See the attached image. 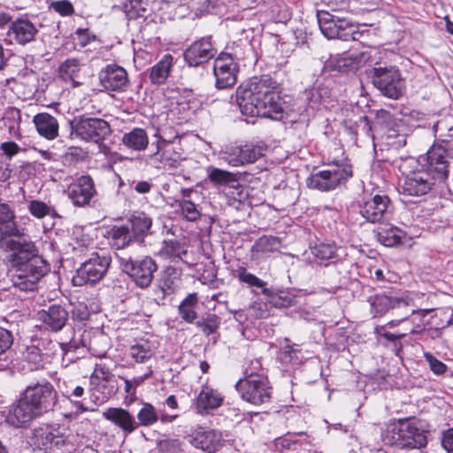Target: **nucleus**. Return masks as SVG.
<instances>
[{
	"mask_svg": "<svg viewBox=\"0 0 453 453\" xmlns=\"http://www.w3.org/2000/svg\"><path fill=\"white\" fill-rule=\"evenodd\" d=\"M242 398L254 405L268 403L272 395V387L267 377L257 380H239L235 384Z\"/></svg>",
	"mask_w": 453,
	"mask_h": 453,
	"instance_id": "11",
	"label": "nucleus"
},
{
	"mask_svg": "<svg viewBox=\"0 0 453 453\" xmlns=\"http://www.w3.org/2000/svg\"><path fill=\"white\" fill-rule=\"evenodd\" d=\"M156 349L153 342L142 338L130 345L128 356L136 364H145L154 356Z\"/></svg>",
	"mask_w": 453,
	"mask_h": 453,
	"instance_id": "31",
	"label": "nucleus"
},
{
	"mask_svg": "<svg viewBox=\"0 0 453 453\" xmlns=\"http://www.w3.org/2000/svg\"><path fill=\"white\" fill-rule=\"evenodd\" d=\"M340 183V175L337 172L320 171L311 176L309 186L319 190H330L335 188Z\"/></svg>",
	"mask_w": 453,
	"mask_h": 453,
	"instance_id": "35",
	"label": "nucleus"
},
{
	"mask_svg": "<svg viewBox=\"0 0 453 453\" xmlns=\"http://www.w3.org/2000/svg\"><path fill=\"white\" fill-rule=\"evenodd\" d=\"M446 150L441 142L434 143L423 155V161L426 162L425 169L429 171L437 181L445 180L449 173V162Z\"/></svg>",
	"mask_w": 453,
	"mask_h": 453,
	"instance_id": "14",
	"label": "nucleus"
},
{
	"mask_svg": "<svg viewBox=\"0 0 453 453\" xmlns=\"http://www.w3.org/2000/svg\"><path fill=\"white\" fill-rule=\"evenodd\" d=\"M188 441L197 449L210 453L215 452L221 443V434L214 430L202 427L193 431L187 436Z\"/></svg>",
	"mask_w": 453,
	"mask_h": 453,
	"instance_id": "25",
	"label": "nucleus"
},
{
	"mask_svg": "<svg viewBox=\"0 0 453 453\" xmlns=\"http://www.w3.org/2000/svg\"><path fill=\"white\" fill-rule=\"evenodd\" d=\"M39 27L40 24L23 15L11 22L6 35L12 42L26 45L35 40L39 34Z\"/></svg>",
	"mask_w": 453,
	"mask_h": 453,
	"instance_id": "19",
	"label": "nucleus"
},
{
	"mask_svg": "<svg viewBox=\"0 0 453 453\" xmlns=\"http://www.w3.org/2000/svg\"><path fill=\"white\" fill-rule=\"evenodd\" d=\"M153 371L151 367H147L146 372L143 375L134 377L131 380L122 378L125 382V392L135 396L136 388L141 386L145 380L152 376Z\"/></svg>",
	"mask_w": 453,
	"mask_h": 453,
	"instance_id": "57",
	"label": "nucleus"
},
{
	"mask_svg": "<svg viewBox=\"0 0 453 453\" xmlns=\"http://www.w3.org/2000/svg\"><path fill=\"white\" fill-rule=\"evenodd\" d=\"M27 210L30 214L36 219H42L45 216H51L52 218L58 217L54 207L40 200H31L28 203Z\"/></svg>",
	"mask_w": 453,
	"mask_h": 453,
	"instance_id": "50",
	"label": "nucleus"
},
{
	"mask_svg": "<svg viewBox=\"0 0 453 453\" xmlns=\"http://www.w3.org/2000/svg\"><path fill=\"white\" fill-rule=\"evenodd\" d=\"M50 7L61 16H71L74 12V8L68 0L54 1Z\"/></svg>",
	"mask_w": 453,
	"mask_h": 453,
	"instance_id": "63",
	"label": "nucleus"
},
{
	"mask_svg": "<svg viewBox=\"0 0 453 453\" xmlns=\"http://www.w3.org/2000/svg\"><path fill=\"white\" fill-rule=\"evenodd\" d=\"M103 416L119 427L126 434H132L139 427L134 417L123 408H109L103 413Z\"/></svg>",
	"mask_w": 453,
	"mask_h": 453,
	"instance_id": "26",
	"label": "nucleus"
},
{
	"mask_svg": "<svg viewBox=\"0 0 453 453\" xmlns=\"http://www.w3.org/2000/svg\"><path fill=\"white\" fill-rule=\"evenodd\" d=\"M196 325L205 335H210L217 332L220 325V319L216 314H208L197 320Z\"/></svg>",
	"mask_w": 453,
	"mask_h": 453,
	"instance_id": "54",
	"label": "nucleus"
},
{
	"mask_svg": "<svg viewBox=\"0 0 453 453\" xmlns=\"http://www.w3.org/2000/svg\"><path fill=\"white\" fill-rule=\"evenodd\" d=\"M178 206L180 209L183 218L190 222H196L201 218V211L198 205L189 199L178 200Z\"/></svg>",
	"mask_w": 453,
	"mask_h": 453,
	"instance_id": "53",
	"label": "nucleus"
},
{
	"mask_svg": "<svg viewBox=\"0 0 453 453\" xmlns=\"http://www.w3.org/2000/svg\"><path fill=\"white\" fill-rule=\"evenodd\" d=\"M119 266L123 273L127 274L134 284L141 288L150 286L154 273L157 269L155 260L145 256L140 258L131 257H118Z\"/></svg>",
	"mask_w": 453,
	"mask_h": 453,
	"instance_id": "5",
	"label": "nucleus"
},
{
	"mask_svg": "<svg viewBox=\"0 0 453 453\" xmlns=\"http://www.w3.org/2000/svg\"><path fill=\"white\" fill-rule=\"evenodd\" d=\"M366 61L365 55L361 53L344 52L342 54V73H356Z\"/></svg>",
	"mask_w": 453,
	"mask_h": 453,
	"instance_id": "42",
	"label": "nucleus"
},
{
	"mask_svg": "<svg viewBox=\"0 0 453 453\" xmlns=\"http://www.w3.org/2000/svg\"><path fill=\"white\" fill-rule=\"evenodd\" d=\"M243 146L245 163H253L265 155L266 147L259 144H245Z\"/></svg>",
	"mask_w": 453,
	"mask_h": 453,
	"instance_id": "58",
	"label": "nucleus"
},
{
	"mask_svg": "<svg viewBox=\"0 0 453 453\" xmlns=\"http://www.w3.org/2000/svg\"><path fill=\"white\" fill-rule=\"evenodd\" d=\"M108 238L112 247L119 250L127 247L135 240L127 226H114L108 233Z\"/></svg>",
	"mask_w": 453,
	"mask_h": 453,
	"instance_id": "38",
	"label": "nucleus"
},
{
	"mask_svg": "<svg viewBox=\"0 0 453 453\" xmlns=\"http://www.w3.org/2000/svg\"><path fill=\"white\" fill-rule=\"evenodd\" d=\"M131 233L135 240L142 241L150 233L152 226L151 218L143 211H134L128 219Z\"/></svg>",
	"mask_w": 453,
	"mask_h": 453,
	"instance_id": "32",
	"label": "nucleus"
},
{
	"mask_svg": "<svg viewBox=\"0 0 453 453\" xmlns=\"http://www.w3.org/2000/svg\"><path fill=\"white\" fill-rule=\"evenodd\" d=\"M181 269L174 266H165L161 273L160 285L155 289L157 304H164L166 296L173 294L180 287L181 281Z\"/></svg>",
	"mask_w": 453,
	"mask_h": 453,
	"instance_id": "24",
	"label": "nucleus"
},
{
	"mask_svg": "<svg viewBox=\"0 0 453 453\" xmlns=\"http://www.w3.org/2000/svg\"><path fill=\"white\" fill-rule=\"evenodd\" d=\"M38 320L42 323L45 330L53 333L61 331L69 319L67 310L60 304H51L37 313Z\"/></svg>",
	"mask_w": 453,
	"mask_h": 453,
	"instance_id": "22",
	"label": "nucleus"
},
{
	"mask_svg": "<svg viewBox=\"0 0 453 453\" xmlns=\"http://www.w3.org/2000/svg\"><path fill=\"white\" fill-rule=\"evenodd\" d=\"M13 269L15 270L12 280L13 286L21 291H34L37 288L39 280L50 271V266L39 254Z\"/></svg>",
	"mask_w": 453,
	"mask_h": 453,
	"instance_id": "3",
	"label": "nucleus"
},
{
	"mask_svg": "<svg viewBox=\"0 0 453 453\" xmlns=\"http://www.w3.org/2000/svg\"><path fill=\"white\" fill-rule=\"evenodd\" d=\"M173 65V57L171 54H165L163 58L150 68V80L156 85L164 84L172 70Z\"/></svg>",
	"mask_w": 453,
	"mask_h": 453,
	"instance_id": "33",
	"label": "nucleus"
},
{
	"mask_svg": "<svg viewBox=\"0 0 453 453\" xmlns=\"http://www.w3.org/2000/svg\"><path fill=\"white\" fill-rule=\"evenodd\" d=\"M111 263V258L109 256L97 252L91 254V257L76 270L73 277V285H92L100 281L106 275Z\"/></svg>",
	"mask_w": 453,
	"mask_h": 453,
	"instance_id": "6",
	"label": "nucleus"
},
{
	"mask_svg": "<svg viewBox=\"0 0 453 453\" xmlns=\"http://www.w3.org/2000/svg\"><path fill=\"white\" fill-rule=\"evenodd\" d=\"M369 78L373 86L388 98L398 99L404 92V80L395 66L374 67L370 71Z\"/></svg>",
	"mask_w": 453,
	"mask_h": 453,
	"instance_id": "4",
	"label": "nucleus"
},
{
	"mask_svg": "<svg viewBox=\"0 0 453 453\" xmlns=\"http://www.w3.org/2000/svg\"><path fill=\"white\" fill-rule=\"evenodd\" d=\"M188 249L185 242L176 239L164 240L161 243L157 255L166 260L173 263L183 261L184 257L188 255Z\"/></svg>",
	"mask_w": 453,
	"mask_h": 453,
	"instance_id": "30",
	"label": "nucleus"
},
{
	"mask_svg": "<svg viewBox=\"0 0 453 453\" xmlns=\"http://www.w3.org/2000/svg\"><path fill=\"white\" fill-rule=\"evenodd\" d=\"M224 397L218 390L203 386L196 397V412L201 415H207L221 406Z\"/></svg>",
	"mask_w": 453,
	"mask_h": 453,
	"instance_id": "27",
	"label": "nucleus"
},
{
	"mask_svg": "<svg viewBox=\"0 0 453 453\" xmlns=\"http://www.w3.org/2000/svg\"><path fill=\"white\" fill-rule=\"evenodd\" d=\"M72 134L78 138L98 143L111 134L110 124L99 118H79L70 122Z\"/></svg>",
	"mask_w": 453,
	"mask_h": 453,
	"instance_id": "8",
	"label": "nucleus"
},
{
	"mask_svg": "<svg viewBox=\"0 0 453 453\" xmlns=\"http://www.w3.org/2000/svg\"><path fill=\"white\" fill-rule=\"evenodd\" d=\"M207 174L209 180L218 186H225L235 180L232 173L213 166L207 168Z\"/></svg>",
	"mask_w": 453,
	"mask_h": 453,
	"instance_id": "52",
	"label": "nucleus"
},
{
	"mask_svg": "<svg viewBox=\"0 0 453 453\" xmlns=\"http://www.w3.org/2000/svg\"><path fill=\"white\" fill-rule=\"evenodd\" d=\"M356 119L349 121L344 120V127L346 131L352 135H357L359 129L370 135L372 130L371 123L368 117L364 115H356Z\"/></svg>",
	"mask_w": 453,
	"mask_h": 453,
	"instance_id": "48",
	"label": "nucleus"
},
{
	"mask_svg": "<svg viewBox=\"0 0 453 453\" xmlns=\"http://www.w3.org/2000/svg\"><path fill=\"white\" fill-rule=\"evenodd\" d=\"M217 53L211 36L202 37L192 42L184 51V60L188 66L196 67L207 63Z\"/></svg>",
	"mask_w": 453,
	"mask_h": 453,
	"instance_id": "18",
	"label": "nucleus"
},
{
	"mask_svg": "<svg viewBox=\"0 0 453 453\" xmlns=\"http://www.w3.org/2000/svg\"><path fill=\"white\" fill-rule=\"evenodd\" d=\"M93 179L89 175H82L73 181L67 189V195L76 207L89 205L96 195Z\"/></svg>",
	"mask_w": 453,
	"mask_h": 453,
	"instance_id": "21",
	"label": "nucleus"
},
{
	"mask_svg": "<svg viewBox=\"0 0 453 453\" xmlns=\"http://www.w3.org/2000/svg\"><path fill=\"white\" fill-rule=\"evenodd\" d=\"M23 357L30 365L31 370H38L44 367L45 357L36 346H27L23 352Z\"/></svg>",
	"mask_w": 453,
	"mask_h": 453,
	"instance_id": "49",
	"label": "nucleus"
},
{
	"mask_svg": "<svg viewBox=\"0 0 453 453\" xmlns=\"http://www.w3.org/2000/svg\"><path fill=\"white\" fill-rule=\"evenodd\" d=\"M374 334L377 342L385 348H390L396 355H399L403 349L401 340L408 335V333L391 332L385 326H376Z\"/></svg>",
	"mask_w": 453,
	"mask_h": 453,
	"instance_id": "28",
	"label": "nucleus"
},
{
	"mask_svg": "<svg viewBox=\"0 0 453 453\" xmlns=\"http://www.w3.org/2000/svg\"><path fill=\"white\" fill-rule=\"evenodd\" d=\"M280 245V238L272 235H263L255 242L251 248V252L253 255H269L279 250Z\"/></svg>",
	"mask_w": 453,
	"mask_h": 453,
	"instance_id": "39",
	"label": "nucleus"
},
{
	"mask_svg": "<svg viewBox=\"0 0 453 453\" xmlns=\"http://www.w3.org/2000/svg\"><path fill=\"white\" fill-rule=\"evenodd\" d=\"M423 356L426 361L428 363L430 370L434 374L442 375L447 372V365L443 362L436 358L432 353L425 352Z\"/></svg>",
	"mask_w": 453,
	"mask_h": 453,
	"instance_id": "60",
	"label": "nucleus"
},
{
	"mask_svg": "<svg viewBox=\"0 0 453 453\" xmlns=\"http://www.w3.org/2000/svg\"><path fill=\"white\" fill-rule=\"evenodd\" d=\"M1 240L8 252L7 260L12 268L39 255V250L35 242L21 234L19 230V234L6 235Z\"/></svg>",
	"mask_w": 453,
	"mask_h": 453,
	"instance_id": "7",
	"label": "nucleus"
},
{
	"mask_svg": "<svg viewBox=\"0 0 453 453\" xmlns=\"http://www.w3.org/2000/svg\"><path fill=\"white\" fill-rule=\"evenodd\" d=\"M21 395L41 416L53 409L58 398L53 385L47 380L27 386Z\"/></svg>",
	"mask_w": 453,
	"mask_h": 453,
	"instance_id": "9",
	"label": "nucleus"
},
{
	"mask_svg": "<svg viewBox=\"0 0 453 453\" xmlns=\"http://www.w3.org/2000/svg\"><path fill=\"white\" fill-rule=\"evenodd\" d=\"M421 161H423V156H420L418 158L414 157H400L395 160L394 163L398 167L403 178H405L425 168Z\"/></svg>",
	"mask_w": 453,
	"mask_h": 453,
	"instance_id": "40",
	"label": "nucleus"
},
{
	"mask_svg": "<svg viewBox=\"0 0 453 453\" xmlns=\"http://www.w3.org/2000/svg\"><path fill=\"white\" fill-rule=\"evenodd\" d=\"M197 301L196 294L193 293L189 294L179 305V313L184 321L193 323L197 318V313L195 311Z\"/></svg>",
	"mask_w": 453,
	"mask_h": 453,
	"instance_id": "43",
	"label": "nucleus"
},
{
	"mask_svg": "<svg viewBox=\"0 0 453 453\" xmlns=\"http://www.w3.org/2000/svg\"><path fill=\"white\" fill-rule=\"evenodd\" d=\"M367 302L370 304L372 316L380 318L390 310L409 308L412 300L407 296H396L391 295L390 292H382L369 296Z\"/></svg>",
	"mask_w": 453,
	"mask_h": 453,
	"instance_id": "15",
	"label": "nucleus"
},
{
	"mask_svg": "<svg viewBox=\"0 0 453 453\" xmlns=\"http://www.w3.org/2000/svg\"><path fill=\"white\" fill-rule=\"evenodd\" d=\"M275 81L268 76L254 77L236 89V103L242 115L279 120L284 118Z\"/></svg>",
	"mask_w": 453,
	"mask_h": 453,
	"instance_id": "1",
	"label": "nucleus"
},
{
	"mask_svg": "<svg viewBox=\"0 0 453 453\" xmlns=\"http://www.w3.org/2000/svg\"><path fill=\"white\" fill-rule=\"evenodd\" d=\"M40 416L21 395L19 399L10 406L5 422L14 428H27L31 422Z\"/></svg>",
	"mask_w": 453,
	"mask_h": 453,
	"instance_id": "20",
	"label": "nucleus"
},
{
	"mask_svg": "<svg viewBox=\"0 0 453 453\" xmlns=\"http://www.w3.org/2000/svg\"><path fill=\"white\" fill-rule=\"evenodd\" d=\"M238 65L233 57L221 52L214 61L213 73L216 78V88L224 89L233 87L237 81Z\"/></svg>",
	"mask_w": 453,
	"mask_h": 453,
	"instance_id": "17",
	"label": "nucleus"
},
{
	"mask_svg": "<svg viewBox=\"0 0 453 453\" xmlns=\"http://www.w3.org/2000/svg\"><path fill=\"white\" fill-rule=\"evenodd\" d=\"M33 123L38 134L43 138L51 141L58 137L59 125L52 115L47 112L38 113L34 116Z\"/></svg>",
	"mask_w": 453,
	"mask_h": 453,
	"instance_id": "29",
	"label": "nucleus"
},
{
	"mask_svg": "<svg viewBox=\"0 0 453 453\" xmlns=\"http://www.w3.org/2000/svg\"><path fill=\"white\" fill-rule=\"evenodd\" d=\"M31 442L47 453L61 449L68 444V439L58 426L42 425L33 430Z\"/></svg>",
	"mask_w": 453,
	"mask_h": 453,
	"instance_id": "10",
	"label": "nucleus"
},
{
	"mask_svg": "<svg viewBox=\"0 0 453 453\" xmlns=\"http://www.w3.org/2000/svg\"><path fill=\"white\" fill-rule=\"evenodd\" d=\"M267 377L259 358H253L246 363L244 367V378L242 380H257Z\"/></svg>",
	"mask_w": 453,
	"mask_h": 453,
	"instance_id": "55",
	"label": "nucleus"
},
{
	"mask_svg": "<svg viewBox=\"0 0 453 453\" xmlns=\"http://www.w3.org/2000/svg\"><path fill=\"white\" fill-rule=\"evenodd\" d=\"M318 21L321 33L329 40L338 39L340 36V19L327 12L318 14Z\"/></svg>",
	"mask_w": 453,
	"mask_h": 453,
	"instance_id": "36",
	"label": "nucleus"
},
{
	"mask_svg": "<svg viewBox=\"0 0 453 453\" xmlns=\"http://www.w3.org/2000/svg\"><path fill=\"white\" fill-rule=\"evenodd\" d=\"M147 4L143 0H135L132 2H123V11L127 19H135L139 18L146 19L148 12Z\"/></svg>",
	"mask_w": 453,
	"mask_h": 453,
	"instance_id": "45",
	"label": "nucleus"
},
{
	"mask_svg": "<svg viewBox=\"0 0 453 453\" xmlns=\"http://www.w3.org/2000/svg\"><path fill=\"white\" fill-rule=\"evenodd\" d=\"M237 278L241 282L246 283L250 287H257L262 288L264 295L269 296L271 291L265 288L266 282L257 277L255 274L249 273L245 267H239L236 270Z\"/></svg>",
	"mask_w": 453,
	"mask_h": 453,
	"instance_id": "47",
	"label": "nucleus"
},
{
	"mask_svg": "<svg viewBox=\"0 0 453 453\" xmlns=\"http://www.w3.org/2000/svg\"><path fill=\"white\" fill-rule=\"evenodd\" d=\"M81 71L80 60L77 58H67L58 67V76L65 81H73Z\"/></svg>",
	"mask_w": 453,
	"mask_h": 453,
	"instance_id": "46",
	"label": "nucleus"
},
{
	"mask_svg": "<svg viewBox=\"0 0 453 453\" xmlns=\"http://www.w3.org/2000/svg\"><path fill=\"white\" fill-rule=\"evenodd\" d=\"M158 453H183L178 440H161L157 443Z\"/></svg>",
	"mask_w": 453,
	"mask_h": 453,
	"instance_id": "61",
	"label": "nucleus"
},
{
	"mask_svg": "<svg viewBox=\"0 0 453 453\" xmlns=\"http://www.w3.org/2000/svg\"><path fill=\"white\" fill-rule=\"evenodd\" d=\"M224 159L232 166L245 165L243 146H231L224 152Z\"/></svg>",
	"mask_w": 453,
	"mask_h": 453,
	"instance_id": "56",
	"label": "nucleus"
},
{
	"mask_svg": "<svg viewBox=\"0 0 453 453\" xmlns=\"http://www.w3.org/2000/svg\"><path fill=\"white\" fill-rule=\"evenodd\" d=\"M393 211V203L388 195L376 194L359 205L362 217L370 223H382L388 220Z\"/></svg>",
	"mask_w": 453,
	"mask_h": 453,
	"instance_id": "12",
	"label": "nucleus"
},
{
	"mask_svg": "<svg viewBox=\"0 0 453 453\" xmlns=\"http://www.w3.org/2000/svg\"><path fill=\"white\" fill-rule=\"evenodd\" d=\"M121 142L124 146L130 150L142 151L148 147L149 137L143 128L134 127L123 134Z\"/></svg>",
	"mask_w": 453,
	"mask_h": 453,
	"instance_id": "34",
	"label": "nucleus"
},
{
	"mask_svg": "<svg viewBox=\"0 0 453 453\" xmlns=\"http://www.w3.org/2000/svg\"><path fill=\"white\" fill-rule=\"evenodd\" d=\"M428 312H429L428 310H409L408 309L405 313L408 316L410 314L412 316L418 315L419 317V322L414 324V322L412 321L413 326L408 331H405L404 333H408V334H421L425 330V326L422 323V319L428 314Z\"/></svg>",
	"mask_w": 453,
	"mask_h": 453,
	"instance_id": "59",
	"label": "nucleus"
},
{
	"mask_svg": "<svg viewBox=\"0 0 453 453\" xmlns=\"http://www.w3.org/2000/svg\"><path fill=\"white\" fill-rule=\"evenodd\" d=\"M157 141L156 143L157 150L154 156L160 155L161 162L168 168H176L180 161L185 159L184 150L180 144V137L175 135L172 140H167L160 134H156Z\"/></svg>",
	"mask_w": 453,
	"mask_h": 453,
	"instance_id": "16",
	"label": "nucleus"
},
{
	"mask_svg": "<svg viewBox=\"0 0 453 453\" xmlns=\"http://www.w3.org/2000/svg\"><path fill=\"white\" fill-rule=\"evenodd\" d=\"M62 395L68 399L75 408V413L81 414L88 411L81 398L85 395V388L80 385H74L73 382L65 383L62 389Z\"/></svg>",
	"mask_w": 453,
	"mask_h": 453,
	"instance_id": "37",
	"label": "nucleus"
},
{
	"mask_svg": "<svg viewBox=\"0 0 453 453\" xmlns=\"http://www.w3.org/2000/svg\"><path fill=\"white\" fill-rule=\"evenodd\" d=\"M137 419L139 426H150L157 422L158 414L151 403H144L137 413Z\"/></svg>",
	"mask_w": 453,
	"mask_h": 453,
	"instance_id": "51",
	"label": "nucleus"
},
{
	"mask_svg": "<svg viewBox=\"0 0 453 453\" xmlns=\"http://www.w3.org/2000/svg\"><path fill=\"white\" fill-rule=\"evenodd\" d=\"M335 252V247L328 243H320L312 249V254L320 259L331 258Z\"/></svg>",
	"mask_w": 453,
	"mask_h": 453,
	"instance_id": "62",
	"label": "nucleus"
},
{
	"mask_svg": "<svg viewBox=\"0 0 453 453\" xmlns=\"http://www.w3.org/2000/svg\"><path fill=\"white\" fill-rule=\"evenodd\" d=\"M378 241L386 247L395 246L402 242V232L397 227L380 228L376 234Z\"/></svg>",
	"mask_w": 453,
	"mask_h": 453,
	"instance_id": "44",
	"label": "nucleus"
},
{
	"mask_svg": "<svg viewBox=\"0 0 453 453\" xmlns=\"http://www.w3.org/2000/svg\"><path fill=\"white\" fill-rule=\"evenodd\" d=\"M358 35L357 27L342 18V41H357Z\"/></svg>",
	"mask_w": 453,
	"mask_h": 453,
	"instance_id": "64",
	"label": "nucleus"
},
{
	"mask_svg": "<svg viewBox=\"0 0 453 453\" xmlns=\"http://www.w3.org/2000/svg\"><path fill=\"white\" fill-rule=\"evenodd\" d=\"M101 85L109 91H124L128 85L127 71L115 64L106 65L99 73Z\"/></svg>",
	"mask_w": 453,
	"mask_h": 453,
	"instance_id": "23",
	"label": "nucleus"
},
{
	"mask_svg": "<svg viewBox=\"0 0 453 453\" xmlns=\"http://www.w3.org/2000/svg\"><path fill=\"white\" fill-rule=\"evenodd\" d=\"M381 439L387 445L400 448L420 449L427 444L426 431L415 417L398 418L381 432Z\"/></svg>",
	"mask_w": 453,
	"mask_h": 453,
	"instance_id": "2",
	"label": "nucleus"
},
{
	"mask_svg": "<svg viewBox=\"0 0 453 453\" xmlns=\"http://www.w3.org/2000/svg\"><path fill=\"white\" fill-rule=\"evenodd\" d=\"M288 343L280 349L278 354V359L283 365H299L302 364L303 356L301 349L289 344V340H285Z\"/></svg>",
	"mask_w": 453,
	"mask_h": 453,
	"instance_id": "41",
	"label": "nucleus"
},
{
	"mask_svg": "<svg viewBox=\"0 0 453 453\" xmlns=\"http://www.w3.org/2000/svg\"><path fill=\"white\" fill-rule=\"evenodd\" d=\"M436 182L432 173L424 168L409 177L402 178L399 191L404 196H422L431 192Z\"/></svg>",
	"mask_w": 453,
	"mask_h": 453,
	"instance_id": "13",
	"label": "nucleus"
}]
</instances>
